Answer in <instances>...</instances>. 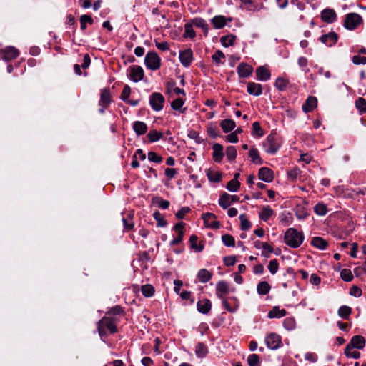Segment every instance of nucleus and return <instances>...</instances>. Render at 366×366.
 I'll list each match as a JSON object with an SVG mask.
<instances>
[{"label":"nucleus","mask_w":366,"mask_h":366,"mask_svg":"<svg viewBox=\"0 0 366 366\" xmlns=\"http://www.w3.org/2000/svg\"><path fill=\"white\" fill-rule=\"evenodd\" d=\"M249 157L252 159V162L258 164H261L262 161L259 157V152L257 149L251 148L249 150Z\"/></svg>","instance_id":"4c0bfd02"},{"label":"nucleus","mask_w":366,"mask_h":366,"mask_svg":"<svg viewBox=\"0 0 366 366\" xmlns=\"http://www.w3.org/2000/svg\"><path fill=\"white\" fill-rule=\"evenodd\" d=\"M197 239L198 238L196 235H192L189 238V242L193 249H194L197 252H201L203 250L204 246L202 244L197 245L196 244Z\"/></svg>","instance_id":"4d7b16f0"},{"label":"nucleus","mask_w":366,"mask_h":366,"mask_svg":"<svg viewBox=\"0 0 366 366\" xmlns=\"http://www.w3.org/2000/svg\"><path fill=\"white\" fill-rule=\"evenodd\" d=\"M236 36L233 35H227L222 36L220 39L221 44L224 47L232 46L235 41Z\"/></svg>","instance_id":"72a5a7b5"},{"label":"nucleus","mask_w":366,"mask_h":366,"mask_svg":"<svg viewBox=\"0 0 366 366\" xmlns=\"http://www.w3.org/2000/svg\"><path fill=\"white\" fill-rule=\"evenodd\" d=\"M148 159L151 162L159 163L162 162V158L154 152H149L148 153Z\"/></svg>","instance_id":"0e129e2a"},{"label":"nucleus","mask_w":366,"mask_h":366,"mask_svg":"<svg viewBox=\"0 0 366 366\" xmlns=\"http://www.w3.org/2000/svg\"><path fill=\"white\" fill-rule=\"evenodd\" d=\"M212 273L206 269H201L197 274L199 280L202 283H205L209 281L212 278Z\"/></svg>","instance_id":"c756f323"},{"label":"nucleus","mask_w":366,"mask_h":366,"mask_svg":"<svg viewBox=\"0 0 366 366\" xmlns=\"http://www.w3.org/2000/svg\"><path fill=\"white\" fill-rule=\"evenodd\" d=\"M219 204L223 209L228 208L231 204V200L229 199V194L227 193H224L220 196L219 199Z\"/></svg>","instance_id":"473e14b6"},{"label":"nucleus","mask_w":366,"mask_h":366,"mask_svg":"<svg viewBox=\"0 0 366 366\" xmlns=\"http://www.w3.org/2000/svg\"><path fill=\"white\" fill-rule=\"evenodd\" d=\"M247 362L249 366H258L259 358L256 354H251L247 357Z\"/></svg>","instance_id":"052dcab7"},{"label":"nucleus","mask_w":366,"mask_h":366,"mask_svg":"<svg viewBox=\"0 0 366 366\" xmlns=\"http://www.w3.org/2000/svg\"><path fill=\"white\" fill-rule=\"evenodd\" d=\"M262 255L264 257L268 258L269 255L273 252V248L267 242L262 244Z\"/></svg>","instance_id":"8fccbe9b"},{"label":"nucleus","mask_w":366,"mask_h":366,"mask_svg":"<svg viewBox=\"0 0 366 366\" xmlns=\"http://www.w3.org/2000/svg\"><path fill=\"white\" fill-rule=\"evenodd\" d=\"M362 21V17L356 13H350L347 15L345 21V26L350 30L355 29Z\"/></svg>","instance_id":"423d86ee"},{"label":"nucleus","mask_w":366,"mask_h":366,"mask_svg":"<svg viewBox=\"0 0 366 366\" xmlns=\"http://www.w3.org/2000/svg\"><path fill=\"white\" fill-rule=\"evenodd\" d=\"M256 76L257 80L261 81H266L270 79L271 74L270 71L267 67L261 66L256 69Z\"/></svg>","instance_id":"ddd939ff"},{"label":"nucleus","mask_w":366,"mask_h":366,"mask_svg":"<svg viewBox=\"0 0 366 366\" xmlns=\"http://www.w3.org/2000/svg\"><path fill=\"white\" fill-rule=\"evenodd\" d=\"M355 106L360 114L366 112V100L362 97H359L355 102Z\"/></svg>","instance_id":"de8ad7c7"},{"label":"nucleus","mask_w":366,"mask_h":366,"mask_svg":"<svg viewBox=\"0 0 366 366\" xmlns=\"http://www.w3.org/2000/svg\"><path fill=\"white\" fill-rule=\"evenodd\" d=\"M179 60L183 66L187 67L192 61V51L190 49H187L181 51L179 54Z\"/></svg>","instance_id":"2eb2a0df"},{"label":"nucleus","mask_w":366,"mask_h":366,"mask_svg":"<svg viewBox=\"0 0 366 366\" xmlns=\"http://www.w3.org/2000/svg\"><path fill=\"white\" fill-rule=\"evenodd\" d=\"M2 59L5 61H10L18 57L19 54V50L11 46H7L0 51Z\"/></svg>","instance_id":"0eeeda50"},{"label":"nucleus","mask_w":366,"mask_h":366,"mask_svg":"<svg viewBox=\"0 0 366 366\" xmlns=\"http://www.w3.org/2000/svg\"><path fill=\"white\" fill-rule=\"evenodd\" d=\"M213 158L215 162H220L224 157L223 147L220 144L216 143L212 147Z\"/></svg>","instance_id":"aec40b11"},{"label":"nucleus","mask_w":366,"mask_h":366,"mask_svg":"<svg viewBox=\"0 0 366 366\" xmlns=\"http://www.w3.org/2000/svg\"><path fill=\"white\" fill-rule=\"evenodd\" d=\"M237 74L239 77L246 78V77L249 76L252 74V73L253 71V68L252 66L249 65L248 64L241 63L237 66Z\"/></svg>","instance_id":"9b49d317"},{"label":"nucleus","mask_w":366,"mask_h":366,"mask_svg":"<svg viewBox=\"0 0 366 366\" xmlns=\"http://www.w3.org/2000/svg\"><path fill=\"white\" fill-rule=\"evenodd\" d=\"M193 25L196 26L197 27L202 28L204 31H207L208 29V25L206 22V21L202 18H195L192 20Z\"/></svg>","instance_id":"09e8293b"},{"label":"nucleus","mask_w":366,"mask_h":366,"mask_svg":"<svg viewBox=\"0 0 366 366\" xmlns=\"http://www.w3.org/2000/svg\"><path fill=\"white\" fill-rule=\"evenodd\" d=\"M352 62L356 65L365 64L366 57L360 56V55H355L352 57Z\"/></svg>","instance_id":"774afa93"},{"label":"nucleus","mask_w":366,"mask_h":366,"mask_svg":"<svg viewBox=\"0 0 366 366\" xmlns=\"http://www.w3.org/2000/svg\"><path fill=\"white\" fill-rule=\"evenodd\" d=\"M304 239L302 232H298L294 228H289L285 234V242L287 245L292 248L300 247Z\"/></svg>","instance_id":"f257e3e1"},{"label":"nucleus","mask_w":366,"mask_h":366,"mask_svg":"<svg viewBox=\"0 0 366 366\" xmlns=\"http://www.w3.org/2000/svg\"><path fill=\"white\" fill-rule=\"evenodd\" d=\"M207 176L212 182H219L222 179V174L219 172L211 169L207 171Z\"/></svg>","instance_id":"c85d7f7f"},{"label":"nucleus","mask_w":366,"mask_h":366,"mask_svg":"<svg viewBox=\"0 0 366 366\" xmlns=\"http://www.w3.org/2000/svg\"><path fill=\"white\" fill-rule=\"evenodd\" d=\"M146 66L152 70H157L160 67L161 59L156 52H149L144 58Z\"/></svg>","instance_id":"20e7f679"},{"label":"nucleus","mask_w":366,"mask_h":366,"mask_svg":"<svg viewBox=\"0 0 366 366\" xmlns=\"http://www.w3.org/2000/svg\"><path fill=\"white\" fill-rule=\"evenodd\" d=\"M239 186L240 183L239 181L236 179H233L227 183L226 188L232 192H235L238 191Z\"/></svg>","instance_id":"49530a36"},{"label":"nucleus","mask_w":366,"mask_h":366,"mask_svg":"<svg viewBox=\"0 0 366 366\" xmlns=\"http://www.w3.org/2000/svg\"><path fill=\"white\" fill-rule=\"evenodd\" d=\"M130 87L128 85L124 86L121 94V99L124 102L127 101L130 95Z\"/></svg>","instance_id":"338daca9"},{"label":"nucleus","mask_w":366,"mask_h":366,"mask_svg":"<svg viewBox=\"0 0 366 366\" xmlns=\"http://www.w3.org/2000/svg\"><path fill=\"white\" fill-rule=\"evenodd\" d=\"M320 39L322 43L325 44L327 46H332L337 42V36L335 33L330 32L327 34L322 35Z\"/></svg>","instance_id":"dca6fc26"},{"label":"nucleus","mask_w":366,"mask_h":366,"mask_svg":"<svg viewBox=\"0 0 366 366\" xmlns=\"http://www.w3.org/2000/svg\"><path fill=\"white\" fill-rule=\"evenodd\" d=\"M80 23H81V29L82 30H84L86 28V24H93V19L90 16L84 14V15L81 16Z\"/></svg>","instance_id":"3c124183"},{"label":"nucleus","mask_w":366,"mask_h":366,"mask_svg":"<svg viewBox=\"0 0 366 366\" xmlns=\"http://www.w3.org/2000/svg\"><path fill=\"white\" fill-rule=\"evenodd\" d=\"M314 211L317 215L324 216L327 213V208L326 204L319 202L314 207Z\"/></svg>","instance_id":"c9c22d12"},{"label":"nucleus","mask_w":366,"mask_h":366,"mask_svg":"<svg viewBox=\"0 0 366 366\" xmlns=\"http://www.w3.org/2000/svg\"><path fill=\"white\" fill-rule=\"evenodd\" d=\"M257 292L260 295H266L270 290V285L267 282H261L257 285Z\"/></svg>","instance_id":"ea45409f"},{"label":"nucleus","mask_w":366,"mask_h":366,"mask_svg":"<svg viewBox=\"0 0 366 366\" xmlns=\"http://www.w3.org/2000/svg\"><path fill=\"white\" fill-rule=\"evenodd\" d=\"M164 103V98L160 93L155 92L150 96L149 104L154 111H161L163 109Z\"/></svg>","instance_id":"39448f33"},{"label":"nucleus","mask_w":366,"mask_h":366,"mask_svg":"<svg viewBox=\"0 0 366 366\" xmlns=\"http://www.w3.org/2000/svg\"><path fill=\"white\" fill-rule=\"evenodd\" d=\"M153 217L157 222L158 227H163L167 225L166 220L164 219V217L162 216L159 212H154L153 214Z\"/></svg>","instance_id":"5fc2aeb1"},{"label":"nucleus","mask_w":366,"mask_h":366,"mask_svg":"<svg viewBox=\"0 0 366 366\" xmlns=\"http://www.w3.org/2000/svg\"><path fill=\"white\" fill-rule=\"evenodd\" d=\"M279 268V264L277 259L269 261L268 264V269L271 274H274L277 273Z\"/></svg>","instance_id":"680f3d73"},{"label":"nucleus","mask_w":366,"mask_h":366,"mask_svg":"<svg viewBox=\"0 0 366 366\" xmlns=\"http://www.w3.org/2000/svg\"><path fill=\"white\" fill-rule=\"evenodd\" d=\"M116 318L104 317L98 322V332L101 337L106 334L108 330L110 332L114 333L117 331Z\"/></svg>","instance_id":"f03ea898"},{"label":"nucleus","mask_w":366,"mask_h":366,"mask_svg":"<svg viewBox=\"0 0 366 366\" xmlns=\"http://www.w3.org/2000/svg\"><path fill=\"white\" fill-rule=\"evenodd\" d=\"M226 155L229 161H234L237 157V150L234 147L229 146L226 149Z\"/></svg>","instance_id":"603ef678"},{"label":"nucleus","mask_w":366,"mask_h":366,"mask_svg":"<svg viewBox=\"0 0 366 366\" xmlns=\"http://www.w3.org/2000/svg\"><path fill=\"white\" fill-rule=\"evenodd\" d=\"M267 347L271 350H277L281 345V337L275 334L271 333L265 339Z\"/></svg>","instance_id":"1a4fd4ad"},{"label":"nucleus","mask_w":366,"mask_h":366,"mask_svg":"<svg viewBox=\"0 0 366 366\" xmlns=\"http://www.w3.org/2000/svg\"><path fill=\"white\" fill-rule=\"evenodd\" d=\"M229 287L227 282L220 281L216 285V294L220 299L224 298V296L228 293Z\"/></svg>","instance_id":"f3484780"},{"label":"nucleus","mask_w":366,"mask_h":366,"mask_svg":"<svg viewBox=\"0 0 366 366\" xmlns=\"http://www.w3.org/2000/svg\"><path fill=\"white\" fill-rule=\"evenodd\" d=\"M195 352L198 357H203L207 354L208 350L204 344L198 343Z\"/></svg>","instance_id":"c03bdc74"},{"label":"nucleus","mask_w":366,"mask_h":366,"mask_svg":"<svg viewBox=\"0 0 366 366\" xmlns=\"http://www.w3.org/2000/svg\"><path fill=\"white\" fill-rule=\"evenodd\" d=\"M240 227L242 230H248L251 227V222L248 220L246 214H242L239 215Z\"/></svg>","instance_id":"e433bc0d"},{"label":"nucleus","mask_w":366,"mask_h":366,"mask_svg":"<svg viewBox=\"0 0 366 366\" xmlns=\"http://www.w3.org/2000/svg\"><path fill=\"white\" fill-rule=\"evenodd\" d=\"M263 147L266 152L269 154H275L280 147L278 138L272 134L267 136L263 143Z\"/></svg>","instance_id":"7ed1b4c3"},{"label":"nucleus","mask_w":366,"mask_h":366,"mask_svg":"<svg viewBox=\"0 0 366 366\" xmlns=\"http://www.w3.org/2000/svg\"><path fill=\"white\" fill-rule=\"evenodd\" d=\"M225 57L224 53L220 51V50H218L212 56V60L214 61H215L217 64H219L220 63V60L222 59H224Z\"/></svg>","instance_id":"69168bd1"},{"label":"nucleus","mask_w":366,"mask_h":366,"mask_svg":"<svg viewBox=\"0 0 366 366\" xmlns=\"http://www.w3.org/2000/svg\"><path fill=\"white\" fill-rule=\"evenodd\" d=\"M274 210L269 207L267 206L262 208L259 214V217L262 220L267 222L272 216L274 215Z\"/></svg>","instance_id":"a878e982"},{"label":"nucleus","mask_w":366,"mask_h":366,"mask_svg":"<svg viewBox=\"0 0 366 366\" xmlns=\"http://www.w3.org/2000/svg\"><path fill=\"white\" fill-rule=\"evenodd\" d=\"M142 295L146 297H152L154 293V288L151 285H144L141 288Z\"/></svg>","instance_id":"79ce46f5"},{"label":"nucleus","mask_w":366,"mask_h":366,"mask_svg":"<svg viewBox=\"0 0 366 366\" xmlns=\"http://www.w3.org/2000/svg\"><path fill=\"white\" fill-rule=\"evenodd\" d=\"M222 240L227 247H234L235 244L234 239L229 234H224L222 236Z\"/></svg>","instance_id":"864d4df0"},{"label":"nucleus","mask_w":366,"mask_h":366,"mask_svg":"<svg viewBox=\"0 0 366 366\" xmlns=\"http://www.w3.org/2000/svg\"><path fill=\"white\" fill-rule=\"evenodd\" d=\"M222 300V305L224 307V309H226L227 311H229L230 312H234L238 309L239 304L237 302V298H235V297L232 298V300L234 302V304L232 306H231L229 305V303L228 302V301L227 300H225L224 298H223Z\"/></svg>","instance_id":"2f4dec72"},{"label":"nucleus","mask_w":366,"mask_h":366,"mask_svg":"<svg viewBox=\"0 0 366 366\" xmlns=\"http://www.w3.org/2000/svg\"><path fill=\"white\" fill-rule=\"evenodd\" d=\"M365 340L362 336H354L347 346H352V348L362 349L365 347Z\"/></svg>","instance_id":"6ab92c4d"},{"label":"nucleus","mask_w":366,"mask_h":366,"mask_svg":"<svg viewBox=\"0 0 366 366\" xmlns=\"http://www.w3.org/2000/svg\"><path fill=\"white\" fill-rule=\"evenodd\" d=\"M259 179L265 182H271L274 179L273 172L267 167H262L258 174Z\"/></svg>","instance_id":"f8f14e48"},{"label":"nucleus","mask_w":366,"mask_h":366,"mask_svg":"<svg viewBox=\"0 0 366 366\" xmlns=\"http://www.w3.org/2000/svg\"><path fill=\"white\" fill-rule=\"evenodd\" d=\"M111 102V95L109 90L103 89L101 92V97L99 100L100 106L107 107Z\"/></svg>","instance_id":"393cba45"},{"label":"nucleus","mask_w":366,"mask_h":366,"mask_svg":"<svg viewBox=\"0 0 366 366\" xmlns=\"http://www.w3.org/2000/svg\"><path fill=\"white\" fill-rule=\"evenodd\" d=\"M285 309H280L279 307H274L268 313L269 318H280L286 315Z\"/></svg>","instance_id":"bb28decb"},{"label":"nucleus","mask_w":366,"mask_h":366,"mask_svg":"<svg viewBox=\"0 0 366 366\" xmlns=\"http://www.w3.org/2000/svg\"><path fill=\"white\" fill-rule=\"evenodd\" d=\"M212 307L211 302L207 299H203L197 302V310L199 312L207 314Z\"/></svg>","instance_id":"412c9836"},{"label":"nucleus","mask_w":366,"mask_h":366,"mask_svg":"<svg viewBox=\"0 0 366 366\" xmlns=\"http://www.w3.org/2000/svg\"><path fill=\"white\" fill-rule=\"evenodd\" d=\"M288 83L289 81L287 79L282 77H279L276 80L275 86L278 89L283 90L287 87Z\"/></svg>","instance_id":"13d9d810"},{"label":"nucleus","mask_w":366,"mask_h":366,"mask_svg":"<svg viewBox=\"0 0 366 366\" xmlns=\"http://www.w3.org/2000/svg\"><path fill=\"white\" fill-rule=\"evenodd\" d=\"M196 36V33L194 30L193 29V24H186L184 26V37H189L190 39L194 38Z\"/></svg>","instance_id":"37998d69"},{"label":"nucleus","mask_w":366,"mask_h":366,"mask_svg":"<svg viewBox=\"0 0 366 366\" xmlns=\"http://www.w3.org/2000/svg\"><path fill=\"white\" fill-rule=\"evenodd\" d=\"M317 99L315 97H309L305 102L302 105V110L305 113L312 112L315 108L317 107Z\"/></svg>","instance_id":"4468645a"},{"label":"nucleus","mask_w":366,"mask_h":366,"mask_svg":"<svg viewBox=\"0 0 366 366\" xmlns=\"http://www.w3.org/2000/svg\"><path fill=\"white\" fill-rule=\"evenodd\" d=\"M247 92L251 95L258 97L262 93V86L259 84L249 82L247 84Z\"/></svg>","instance_id":"a211bd4d"},{"label":"nucleus","mask_w":366,"mask_h":366,"mask_svg":"<svg viewBox=\"0 0 366 366\" xmlns=\"http://www.w3.org/2000/svg\"><path fill=\"white\" fill-rule=\"evenodd\" d=\"M202 217L205 227L212 229H218L219 227V222L215 220L216 216L213 213H204Z\"/></svg>","instance_id":"6e6552de"},{"label":"nucleus","mask_w":366,"mask_h":366,"mask_svg":"<svg viewBox=\"0 0 366 366\" xmlns=\"http://www.w3.org/2000/svg\"><path fill=\"white\" fill-rule=\"evenodd\" d=\"M352 310L349 306H341L338 310V315L344 319H347L351 314Z\"/></svg>","instance_id":"a19ab883"},{"label":"nucleus","mask_w":366,"mask_h":366,"mask_svg":"<svg viewBox=\"0 0 366 366\" xmlns=\"http://www.w3.org/2000/svg\"><path fill=\"white\" fill-rule=\"evenodd\" d=\"M283 325L285 329L287 330H292L295 328L296 322L294 318L288 317L285 319Z\"/></svg>","instance_id":"6e6d98bb"},{"label":"nucleus","mask_w":366,"mask_h":366,"mask_svg":"<svg viewBox=\"0 0 366 366\" xmlns=\"http://www.w3.org/2000/svg\"><path fill=\"white\" fill-rule=\"evenodd\" d=\"M252 134L258 136L259 137L263 136L262 129L258 122H255L252 124Z\"/></svg>","instance_id":"e2e57ef3"},{"label":"nucleus","mask_w":366,"mask_h":366,"mask_svg":"<svg viewBox=\"0 0 366 366\" xmlns=\"http://www.w3.org/2000/svg\"><path fill=\"white\" fill-rule=\"evenodd\" d=\"M345 355L347 357L358 359L360 356L359 352L354 350V348L352 346H346L345 349Z\"/></svg>","instance_id":"58836bf2"},{"label":"nucleus","mask_w":366,"mask_h":366,"mask_svg":"<svg viewBox=\"0 0 366 366\" xmlns=\"http://www.w3.org/2000/svg\"><path fill=\"white\" fill-rule=\"evenodd\" d=\"M341 278L346 282H350L353 279L352 272L347 269H343L340 272Z\"/></svg>","instance_id":"bf43d9fd"},{"label":"nucleus","mask_w":366,"mask_h":366,"mask_svg":"<svg viewBox=\"0 0 366 366\" xmlns=\"http://www.w3.org/2000/svg\"><path fill=\"white\" fill-rule=\"evenodd\" d=\"M215 29H222L226 25V18L224 16H215L211 20Z\"/></svg>","instance_id":"cd10ccee"},{"label":"nucleus","mask_w":366,"mask_h":366,"mask_svg":"<svg viewBox=\"0 0 366 366\" xmlns=\"http://www.w3.org/2000/svg\"><path fill=\"white\" fill-rule=\"evenodd\" d=\"M132 127L134 132L139 136L144 134L147 131V124L142 121H135Z\"/></svg>","instance_id":"4be33fe9"},{"label":"nucleus","mask_w":366,"mask_h":366,"mask_svg":"<svg viewBox=\"0 0 366 366\" xmlns=\"http://www.w3.org/2000/svg\"><path fill=\"white\" fill-rule=\"evenodd\" d=\"M220 125L224 133L232 131L236 127L234 121L230 119L222 120Z\"/></svg>","instance_id":"b1692460"},{"label":"nucleus","mask_w":366,"mask_h":366,"mask_svg":"<svg viewBox=\"0 0 366 366\" xmlns=\"http://www.w3.org/2000/svg\"><path fill=\"white\" fill-rule=\"evenodd\" d=\"M163 137V133L157 130H150L147 134V137L151 142H155L159 141Z\"/></svg>","instance_id":"f704fd0d"},{"label":"nucleus","mask_w":366,"mask_h":366,"mask_svg":"<svg viewBox=\"0 0 366 366\" xmlns=\"http://www.w3.org/2000/svg\"><path fill=\"white\" fill-rule=\"evenodd\" d=\"M184 101L183 99L177 98L172 102L171 106L173 109L179 110V111H181V112L183 113V112H184L185 109H182V110H181V109H182V107L184 105Z\"/></svg>","instance_id":"a18cd8bd"},{"label":"nucleus","mask_w":366,"mask_h":366,"mask_svg":"<svg viewBox=\"0 0 366 366\" xmlns=\"http://www.w3.org/2000/svg\"><path fill=\"white\" fill-rule=\"evenodd\" d=\"M129 76L134 82L141 81L144 77L143 69L139 66H132L129 68Z\"/></svg>","instance_id":"9d476101"},{"label":"nucleus","mask_w":366,"mask_h":366,"mask_svg":"<svg viewBox=\"0 0 366 366\" xmlns=\"http://www.w3.org/2000/svg\"><path fill=\"white\" fill-rule=\"evenodd\" d=\"M321 16L323 21L332 23L335 20L336 14L332 9H325L322 11Z\"/></svg>","instance_id":"5701e85b"},{"label":"nucleus","mask_w":366,"mask_h":366,"mask_svg":"<svg viewBox=\"0 0 366 366\" xmlns=\"http://www.w3.org/2000/svg\"><path fill=\"white\" fill-rule=\"evenodd\" d=\"M312 244L320 249H325L327 247V242L324 239L320 237H315L312 239Z\"/></svg>","instance_id":"7c9ffc66"}]
</instances>
